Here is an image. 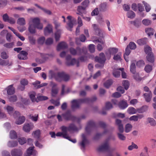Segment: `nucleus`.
I'll use <instances>...</instances> for the list:
<instances>
[{"instance_id":"1","label":"nucleus","mask_w":156,"mask_h":156,"mask_svg":"<svg viewBox=\"0 0 156 156\" xmlns=\"http://www.w3.org/2000/svg\"><path fill=\"white\" fill-rule=\"evenodd\" d=\"M42 30L43 25L40 23V20L38 18H30L29 23L28 30L31 34H34L36 32L35 29Z\"/></svg>"},{"instance_id":"2","label":"nucleus","mask_w":156,"mask_h":156,"mask_svg":"<svg viewBox=\"0 0 156 156\" xmlns=\"http://www.w3.org/2000/svg\"><path fill=\"white\" fill-rule=\"evenodd\" d=\"M90 102V99L89 98H85L78 100H74L72 101L71 107L74 110L79 108L80 105L82 103H88Z\"/></svg>"},{"instance_id":"3","label":"nucleus","mask_w":156,"mask_h":156,"mask_svg":"<svg viewBox=\"0 0 156 156\" xmlns=\"http://www.w3.org/2000/svg\"><path fill=\"white\" fill-rule=\"evenodd\" d=\"M99 56V57H96L95 59V61L99 63L95 65V67L97 68L102 67L106 60L105 55L103 53H101Z\"/></svg>"},{"instance_id":"4","label":"nucleus","mask_w":156,"mask_h":156,"mask_svg":"<svg viewBox=\"0 0 156 156\" xmlns=\"http://www.w3.org/2000/svg\"><path fill=\"white\" fill-rule=\"evenodd\" d=\"M63 118L66 121L71 120L72 121H75L77 119V118L75 116L72 115L71 112L68 111L62 115Z\"/></svg>"},{"instance_id":"5","label":"nucleus","mask_w":156,"mask_h":156,"mask_svg":"<svg viewBox=\"0 0 156 156\" xmlns=\"http://www.w3.org/2000/svg\"><path fill=\"white\" fill-rule=\"evenodd\" d=\"M71 56L68 55L66 57V64L67 66H70L76 64L77 66H79V62L78 60H76L75 58L71 59Z\"/></svg>"},{"instance_id":"6","label":"nucleus","mask_w":156,"mask_h":156,"mask_svg":"<svg viewBox=\"0 0 156 156\" xmlns=\"http://www.w3.org/2000/svg\"><path fill=\"white\" fill-rule=\"evenodd\" d=\"M69 79V76L64 73H57V77L55 78L56 81L61 82L62 80L68 81Z\"/></svg>"},{"instance_id":"7","label":"nucleus","mask_w":156,"mask_h":156,"mask_svg":"<svg viewBox=\"0 0 156 156\" xmlns=\"http://www.w3.org/2000/svg\"><path fill=\"white\" fill-rule=\"evenodd\" d=\"M62 131H63L65 133L66 132L68 133V132L72 131H76L78 130L77 128L73 124H70L68 127L62 126L61 127Z\"/></svg>"},{"instance_id":"8","label":"nucleus","mask_w":156,"mask_h":156,"mask_svg":"<svg viewBox=\"0 0 156 156\" xmlns=\"http://www.w3.org/2000/svg\"><path fill=\"white\" fill-rule=\"evenodd\" d=\"M89 143V141L87 139L86 136L85 134L82 135V140L79 143L81 149L84 150L86 145Z\"/></svg>"},{"instance_id":"9","label":"nucleus","mask_w":156,"mask_h":156,"mask_svg":"<svg viewBox=\"0 0 156 156\" xmlns=\"http://www.w3.org/2000/svg\"><path fill=\"white\" fill-rule=\"evenodd\" d=\"M109 147V140H107L97 149L98 151H103L107 150Z\"/></svg>"},{"instance_id":"10","label":"nucleus","mask_w":156,"mask_h":156,"mask_svg":"<svg viewBox=\"0 0 156 156\" xmlns=\"http://www.w3.org/2000/svg\"><path fill=\"white\" fill-rule=\"evenodd\" d=\"M82 51V50L79 47H77L76 49L73 48H71L69 49L70 53L73 55H80L81 54Z\"/></svg>"},{"instance_id":"11","label":"nucleus","mask_w":156,"mask_h":156,"mask_svg":"<svg viewBox=\"0 0 156 156\" xmlns=\"http://www.w3.org/2000/svg\"><path fill=\"white\" fill-rule=\"evenodd\" d=\"M95 41L98 42L100 43V44H99L97 45V49L99 51H101L105 46V42L104 40L98 39L94 41V42Z\"/></svg>"},{"instance_id":"12","label":"nucleus","mask_w":156,"mask_h":156,"mask_svg":"<svg viewBox=\"0 0 156 156\" xmlns=\"http://www.w3.org/2000/svg\"><path fill=\"white\" fill-rule=\"evenodd\" d=\"M115 123L118 126V129L119 132L122 133L124 131V128L122 121L120 119H116L115 120Z\"/></svg>"},{"instance_id":"13","label":"nucleus","mask_w":156,"mask_h":156,"mask_svg":"<svg viewBox=\"0 0 156 156\" xmlns=\"http://www.w3.org/2000/svg\"><path fill=\"white\" fill-rule=\"evenodd\" d=\"M5 90L7 91V94L8 95L13 94L15 92V89L13 87L12 84L8 86Z\"/></svg>"},{"instance_id":"14","label":"nucleus","mask_w":156,"mask_h":156,"mask_svg":"<svg viewBox=\"0 0 156 156\" xmlns=\"http://www.w3.org/2000/svg\"><path fill=\"white\" fill-rule=\"evenodd\" d=\"M34 127V125L32 124H25L23 127V129L26 132H29L30 130L33 129Z\"/></svg>"},{"instance_id":"15","label":"nucleus","mask_w":156,"mask_h":156,"mask_svg":"<svg viewBox=\"0 0 156 156\" xmlns=\"http://www.w3.org/2000/svg\"><path fill=\"white\" fill-rule=\"evenodd\" d=\"M12 156H21L22 154V151L20 149H14L11 152Z\"/></svg>"},{"instance_id":"16","label":"nucleus","mask_w":156,"mask_h":156,"mask_svg":"<svg viewBox=\"0 0 156 156\" xmlns=\"http://www.w3.org/2000/svg\"><path fill=\"white\" fill-rule=\"evenodd\" d=\"M68 47L66 44L64 42H62L59 43L57 46V50L58 51H60L61 50L65 49Z\"/></svg>"},{"instance_id":"17","label":"nucleus","mask_w":156,"mask_h":156,"mask_svg":"<svg viewBox=\"0 0 156 156\" xmlns=\"http://www.w3.org/2000/svg\"><path fill=\"white\" fill-rule=\"evenodd\" d=\"M44 33L45 35H48L52 32V27L48 24L44 29Z\"/></svg>"},{"instance_id":"18","label":"nucleus","mask_w":156,"mask_h":156,"mask_svg":"<svg viewBox=\"0 0 156 156\" xmlns=\"http://www.w3.org/2000/svg\"><path fill=\"white\" fill-rule=\"evenodd\" d=\"M148 107L147 105H144L140 108H137V112L142 113L146 112L148 109Z\"/></svg>"},{"instance_id":"19","label":"nucleus","mask_w":156,"mask_h":156,"mask_svg":"<svg viewBox=\"0 0 156 156\" xmlns=\"http://www.w3.org/2000/svg\"><path fill=\"white\" fill-rule=\"evenodd\" d=\"M144 96L145 101L147 102H149L151 100L152 97V93L151 92H149V93L144 94Z\"/></svg>"},{"instance_id":"20","label":"nucleus","mask_w":156,"mask_h":156,"mask_svg":"<svg viewBox=\"0 0 156 156\" xmlns=\"http://www.w3.org/2000/svg\"><path fill=\"white\" fill-rule=\"evenodd\" d=\"M29 95L32 102H34L36 101L38 102V101L35 98L36 93L34 91L31 92L29 93Z\"/></svg>"},{"instance_id":"21","label":"nucleus","mask_w":156,"mask_h":156,"mask_svg":"<svg viewBox=\"0 0 156 156\" xmlns=\"http://www.w3.org/2000/svg\"><path fill=\"white\" fill-rule=\"evenodd\" d=\"M147 123H149L152 126H155L156 125V122L155 120L153 118L148 117L147 119Z\"/></svg>"},{"instance_id":"22","label":"nucleus","mask_w":156,"mask_h":156,"mask_svg":"<svg viewBox=\"0 0 156 156\" xmlns=\"http://www.w3.org/2000/svg\"><path fill=\"white\" fill-rule=\"evenodd\" d=\"M118 105L119 107L122 109H124L128 106V104L126 101H121Z\"/></svg>"},{"instance_id":"23","label":"nucleus","mask_w":156,"mask_h":156,"mask_svg":"<svg viewBox=\"0 0 156 156\" xmlns=\"http://www.w3.org/2000/svg\"><path fill=\"white\" fill-rule=\"evenodd\" d=\"M136 62H132L130 66V71L133 74H135L136 72Z\"/></svg>"},{"instance_id":"24","label":"nucleus","mask_w":156,"mask_h":156,"mask_svg":"<svg viewBox=\"0 0 156 156\" xmlns=\"http://www.w3.org/2000/svg\"><path fill=\"white\" fill-rule=\"evenodd\" d=\"M25 120V118L24 116H20L16 121V123L17 125H21L24 122Z\"/></svg>"},{"instance_id":"25","label":"nucleus","mask_w":156,"mask_h":156,"mask_svg":"<svg viewBox=\"0 0 156 156\" xmlns=\"http://www.w3.org/2000/svg\"><path fill=\"white\" fill-rule=\"evenodd\" d=\"M95 126V123L93 121H92L89 122L86 128V131L87 132L91 129L92 127Z\"/></svg>"},{"instance_id":"26","label":"nucleus","mask_w":156,"mask_h":156,"mask_svg":"<svg viewBox=\"0 0 156 156\" xmlns=\"http://www.w3.org/2000/svg\"><path fill=\"white\" fill-rule=\"evenodd\" d=\"M17 23L21 26L24 25L26 24L25 19L23 17L20 18L17 20Z\"/></svg>"},{"instance_id":"27","label":"nucleus","mask_w":156,"mask_h":156,"mask_svg":"<svg viewBox=\"0 0 156 156\" xmlns=\"http://www.w3.org/2000/svg\"><path fill=\"white\" fill-rule=\"evenodd\" d=\"M147 42V38H144L138 40L137 42L139 45H142L146 44Z\"/></svg>"},{"instance_id":"28","label":"nucleus","mask_w":156,"mask_h":156,"mask_svg":"<svg viewBox=\"0 0 156 156\" xmlns=\"http://www.w3.org/2000/svg\"><path fill=\"white\" fill-rule=\"evenodd\" d=\"M73 21H76V19H73V21H69L67 23L68 27H67V28L68 30L70 31H72V29L73 27Z\"/></svg>"},{"instance_id":"29","label":"nucleus","mask_w":156,"mask_h":156,"mask_svg":"<svg viewBox=\"0 0 156 156\" xmlns=\"http://www.w3.org/2000/svg\"><path fill=\"white\" fill-rule=\"evenodd\" d=\"M34 147L33 146L29 147L27 151V153L25 155V156H30V155L32 154L34 151Z\"/></svg>"},{"instance_id":"30","label":"nucleus","mask_w":156,"mask_h":156,"mask_svg":"<svg viewBox=\"0 0 156 156\" xmlns=\"http://www.w3.org/2000/svg\"><path fill=\"white\" fill-rule=\"evenodd\" d=\"M28 117L30 119L34 122H36L37 121L38 118V114H35L34 116L32 114H30L28 115Z\"/></svg>"},{"instance_id":"31","label":"nucleus","mask_w":156,"mask_h":156,"mask_svg":"<svg viewBox=\"0 0 156 156\" xmlns=\"http://www.w3.org/2000/svg\"><path fill=\"white\" fill-rule=\"evenodd\" d=\"M145 32L148 36H150L153 35L154 31L153 29L150 28L146 29Z\"/></svg>"},{"instance_id":"32","label":"nucleus","mask_w":156,"mask_h":156,"mask_svg":"<svg viewBox=\"0 0 156 156\" xmlns=\"http://www.w3.org/2000/svg\"><path fill=\"white\" fill-rule=\"evenodd\" d=\"M140 156H149L148 153V148L147 147L144 148L140 154Z\"/></svg>"},{"instance_id":"33","label":"nucleus","mask_w":156,"mask_h":156,"mask_svg":"<svg viewBox=\"0 0 156 156\" xmlns=\"http://www.w3.org/2000/svg\"><path fill=\"white\" fill-rule=\"evenodd\" d=\"M18 145V143L15 141H9L8 143V146L10 147H13L16 146Z\"/></svg>"},{"instance_id":"34","label":"nucleus","mask_w":156,"mask_h":156,"mask_svg":"<svg viewBox=\"0 0 156 156\" xmlns=\"http://www.w3.org/2000/svg\"><path fill=\"white\" fill-rule=\"evenodd\" d=\"M10 137L12 139H15L17 138V135L15 131L11 130L10 132Z\"/></svg>"},{"instance_id":"35","label":"nucleus","mask_w":156,"mask_h":156,"mask_svg":"<svg viewBox=\"0 0 156 156\" xmlns=\"http://www.w3.org/2000/svg\"><path fill=\"white\" fill-rule=\"evenodd\" d=\"M5 108L6 110L7 111L10 115H12L13 113V108L12 107L8 105L5 107Z\"/></svg>"},{"instance_id":"36","label":"nucleus","mask_w":156,"mask_h":156,"mask_svg":"<svg viewBox=\"0 0 156 156\" xmlns=\"http://www.w3.org/2000/svg\"><path fill=\"white\" fill-rule=\"evenodd\" d=\"M127 16L128 18L131 19H133L135 17V14L133 11H129L127 12Z\"/></svg>"},{"instance_id":"37","label":"nucleus","mask_w":156,"mask_h":156,"mask_svg":"<svg viewBox=\"0 0 156 156\" xmlns=\"http://www.w3.org/2000/svg\"><path fill=\"white\" fill-rule=\"evenodd\" d=\"M147 60L150 62H154V58L152 53L148 55L147 56Z\"/></svg>"},{"instance_id":"38","label":"nucleus","mask_w":156,"mask_h":156,"mask_svg":"<svg viewBox=\"0 0 156 156\" xmlns=\"http://www.w3.org/2000/svg\"><path fill=\"white\" fill-rule=\"evenodd\" d=\"M112 83V81L109 79L106 81L104 83V86L106 88H109Z\"/></svg>"},{"instance_id":"39","label":"nucleus","mask_w":156,"mask_h":156,"mask_svg":"<svg viewBox=\"0 0 156 156\" xmlns=\"http://www.w3.org/2000/svg\"><path fill=\"white\" fill-rule=\"evenodd\" d=\"M128 112L130 114H135L137 113L136 109L133 107H130L128 110Z\"/></svg>"},{"instance_id":"40","label":"nucleus","mask_w":156,"mask_h":156,"mask_svg":"<svg viewBox=\"0 0 156 156\" xmlns=\"http://www.w3.org/2000/svg\"><path fill=\"white\" fill-rule=\"evenodd\" d=\"M132 128V125L129 123H128L125 126V131L126 133H128L131 131Z\"/></svg>"},{"instance_id":"41","label":"nucleus","mask_w":156,"mask_h":156,"mask_svg":"<svg viewBox=\"0 0 156 156\" xmlns=\"http://www.w3.org/2000/svg\"><path fill=\"white\" fill-rule=\"evenodd\" d=\"M131 24H133L135 27H138L140 25V22L138 20H136L134 21L130 22Z\"/></svg>"},{"instance_id":"42","label":"nucleus","mask_w":156,"mask_h":156,"mask_svg":"<svg viewBox=\"0 0 156 156\" xmlns=\"http://www.w3.org/2000/svg\"><path fill=\"white\" fill-rule=\"evenodd\" d=\"M119 69L114 70L113 72V74L114 76L115 77H118L120 76V72L119 71Z\"/></svg>"},{"instance_id":"43","label":"nucleus","mask_w":156,"mask_h":156,"mask_svg":"<svg viewBox=\"0 0 156 156\" xmlns=\"http://www.w3.org/2000/svg\"><path fill=\"white\" fill-rule=\"evenodd\" d=\"M61 34V30H57L55 34V39L56 41L59 40Z\"/></svg>"},{"instance_id":"44","label":"nucleus","mask_w":156,"mask_h":156,"mask_svg":"<svg viewBox=\"0 0 156 156\" xmlns=\"http://www.w3.org/2000/svg\"><path fill=\"white\" fill-rule=\"evenodd\" d=\"M143 3L144 5L146 12H149L151 9L150 5L144 1L143 2Z\"/></svg>"},{"instance_id":"45","label":"nucleus","mask_w":156,"mask_h":156,"mask_svg":"<svg viewBox=\"0 0 156 156\" xmlns=\"http://www.w3.org/2000/svg\"><path fill=\"white\" fill-rule=\"evenodd\" d=\"M45 38L44 37H40L37 40V42L39 44H43L44 42Z\"/></svg>"},{"instance_id":"46","label":"nucleus","mask_w":156,"mask_h":156,"mask_svg":"<svg viewBox=\"0 0 156 156\" xmlns=\"http://www.w3.org/2000/svg\"><path fill=\"white\" fill-rule=\"evenodd\" d=\"M128 48H129L131 49H134L136 48V45L133 42H130L127 46Z\"/></svg>"},{"instance_id":"47","label":"nucleus","mask_w":156,"mask_h":156,"mask_svg":"<svg viewBox=\"0 0 156 156\" xmlns=\"http://www.w3.org/2000/svg\"><path fill=\"white\" fill-rule=\"evenodd\" d=\"M144 51L147 55L152 53L151 48L149 46H146L144 48Z\"/></svg>"},{"instance_id":"48","label":"nucleus","mask_w":156,"mask_h":156,"mask_svg":"<svg viewBox=\"0 0 156 156\" xmlns=\"http://www.w3.org/2000/svg\"><path fill=\"white\" fill-rule=\"evenodd\" d=\"M28 39L30 43L32 44H34L36 42V40L33 37L29 36H28Z\"/></svg>"},{"instance_id":"49","label":"nucleus","mask_w":156,"mask_h":156,"mask_svg":"<svg viewBox=\"0 0 156 156\" xmlns=\"http://www.w3.org/2000/svg\"><path fill=\"white\" fill-rule=\"evenodd\" d=\"M122 133H117V135L119 138L122 140H125L126 139V136L123 134Z\"/></svg>"},{"instance_id":"50","label":"nucleus","mask_w":156,"mask_h":156,"mask_svg":"<svg viewBox=\"0 0 156 156\" xmlns=\"http://www.w3.org/2000/svg\"><path fill=\"white\" fill-rule=\"evenodd\" d=\"M58 89L57 88H51V94L52 96L55 97L58 94Z\"/></svg>"},{"instance_id":"51","label":"nucleus","mask_w":156,"mask_h":156,"mask_svg":"<svg viewBox=\"0 0 156 156\" xmlns=\"http://www.w3.org/2000/svg\"><path fill=\"white\" fill-rule=\"evenodd\" d=\"M142 23L144 25L148 26L151 24V21L148 19H144L142 20Z\"/></svg>"},{"instance_id":"52","label":"nucleus","mask_w":156,"mask_h":156,"mask_svg":"<svg viewBox=\"0 0 156 156\" xmlns=\"http://www.w3.org/2000/svg\"><path fill=\"white\" fill-rule=\"evenodd\" d=\"M18 141L19 143L21 145L24 144L27 141L26 139L24 137L19 138Z\"/></svg>"},{"instance_id":"53","label":"nucleus","mask_w":156,"mask_h":156,"mask_svg":"<svg viewBox=\"0 0 156 156\" xmlns=\"http://www.w3.org/2000/svg\"><path fill=\"white\" fill-rule=\"evenodd\" d=\"M122 84L125 89L127 90L129 88V83L128 80H124L122 82Z\"/></svg>"},{"instance_id":"54","label":"nucleus","mask_w":156,"mask_h":156,"mask_svg":"<svg viewBox=\"0 0 156 156\" xmlns=\"http://www.w3.org/2000/svg\"><path fill=\"white\" fill-rule=\"evenodd\" d=\"M118 49L115 48H112L109 49V51L110 54L114 55L118 51Z\"/></svg>"},{"instance_id":"55","label":"nucleus","mask_w":156,"mask_h":156,"mask_svg":"<svg viewBox=\"0 0 156 156\" xmlns=\"http://www.w3.org/2000/svg\"><path fill=\"white\" fill-rule=\"evenodd\" d=\"M152 69V66L149 65H147L144 68L145 71L147 73H149L151 71Z\"/></svg>"},{"instance_id":"56","label":"nucleus","mask_w":156,"mask_h":156,"mask_svg":"<svg viewBox=\"0 0 156 156\" xmlns=\"http://www.w3.org/2000/svg\"><path fill=\"white\" fill-rule=\"evenodd\" d=\"M89 3V1L88 0H85L81 3V5L86 9L88 6Z\"/></svg>"},{"instance_id":"57","label":"nucleus","mask_w":156,"mask_h":156,"mask_svg":"<svg viewBox=\"0 0 156 156\" xmlns=\"http://www.w3.org/2000/svg\"><path fill=\"white\" fill-rule=\"evenodd\" d=\"M68 134V133H67L66 132L65 133L63 131H62V132H58L56 134V136H62V137L64 138V135H66V136H67Z\"/></svg>"},{"instance_id":"58","label":"nucleus","mask_w":156,"mask_h":156,"mask_svg":"<svg viewBox=\"0 0 156 156\" xmlns=\"http://www.w3.org/2000/svg\"><path fill=\"white\" fill-rule=\"evenodd\" d=\"M40 133V131L39 130H37L33 132L34 137L35 138H38Z\"/></svg>"},{"instance_id":"59","label":"nucleus","mask_w":156,"mask_h":156,"mask_svg":"<svg viewBox=\"0 0 156 156\" xmlns=\"http://www.w3.org/2000/svg\"><path fill=\"white\" fill-rule=\"evenodd\" d=\"M9 100L10 102H15L17 100V97L16 95H13L9 98Z\"/></svg>"},{"instance_id":"60","label":"nucleus","mask_w":156,"mask_h":156,"mask_svg":"<svg viewBox=\"0 0 156 156\" xmlns=\"http://www.w3.org/2000/svg\"><path fill=\"white\" fill-rule=\"evenodd\" d=\"M14 45V43L13 42H11L5 44L4 45V46L6 48H12Z\"/></svg>"},{"instance_id":"61","label":"nucleus","mask_w":156,"mask_h":156,"mask_svg":"<svg viewBox=\"0 0 156 156\" xmlns=\"http://www.w3.org/2000/svg\"><path fill=\"white\" fill-rule=\"evenodd\" d=\"M95 45L93 44H90L89 45V49L91 53H93L95 51Z\"/></svg>"},{"instance_id":"62","label":"nucleus","mask_w":156,"mask_h":156,"mask_svg":"<svg viewBox=\"0 0 156 156\" xmlns=\"http://www.w3.org/2000/svg\"><path fill=\"white\" fill-rule=\"evenodd\" d=\"M121 54L120 53H119L118 54L114 55L113 57L114 59L117 61H120L121 60Z\"/></svg>"},{"instance_id":"63","label":"nucleus","mask_w":156,"mask_h":156,"mask_svg":"<svg viewBox=\"0 0 156 156\" xmlns=\"http://www.w3.org/2000/svg\"><path fill=\"white\" fill-rule=\"evenodd\" d=\"M1 56L3 59H6L9 57L8 55L5 51H3L1 53Z\"/></svg>"},{"instance_id":"64","label":"nucleus","mask_w":156,"mask_h":156,"mask_svg":"<svg viewBox=\"0 0 156 156\" xmlns=\"http://www.w3.org/2000/svg\"><path fill=\"white\" fill-rule=\"evenodd\" d=\"M133 76L134 79L137 81H140L142 80L141 78L139 76L138 73H135L134 74Z\"/></svg>"}]
</instances>
